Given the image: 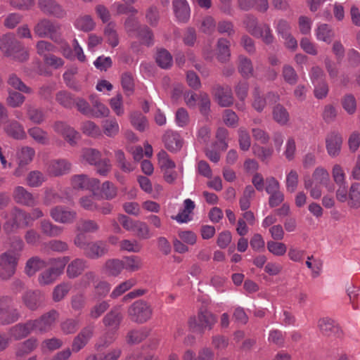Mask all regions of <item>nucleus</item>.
I'll list each match as a JSON object with an SVG mask.
<instances>
[{
    "instance_id": "32",
    "label": "nucleus",
    "mask_w": 360,
    "mask_h": 360,
    "mask_svg": "<svg viewBox=\"0 0 360 360\" xmlns=\"http://www.w3.org/2000/svg\"><path fill=\"white\" fill-rule=\"evenodd\" d=\"M89 99L92 104V108H91L92 116L100 118L109 115V109L99 101L96 96L91 95Z\"/></svg>"
},
{
    "instance_id": "44",
    "label": "nucleus",
    "mask_w": 360,
    "mask_h": 360,
    "mask_svg": "<svg viewBox=\"0 0 360 360\" xmlns=\"http://www.w3.org/2000/svg\"><path fill=\"white\" fill-rule=\"evenodd\" d=\"M124 269L129 272H134L141 269L142 266L141 259L138 256H127L122 259Z\"/></svg>"
},
{
    "instance_id": "14",
    "label": "nucleus",
    "mask_w": 360,
    "mask_h": 360,
    "mask_svg": "<svg viewBox=\"0 0 360 360\" xmlns=\"http://www.w3.org/2000/svg\"><path fill=\"white\" fill-rule=\"evenodd\" d=\"M72 169V163L66 159H53L46 167V173L51 176H61L69 174Z\"/></svg>"
},
{
    "instance_id": "30",
    "label": "nucleus",
    "mask_w": 360,
    "mask_h": 360,
    "mask_svg": "<svg viewBox=\"0 0 360 360\" xmlns=\"http://www.w3.org/2000/svg\"><path fill=\"white\" fill-rule=\"evenodd\" d=\"M195 208L194 202L188 198L184 201V209L178 213L176 216L172 217L179 223H186L189 221L191 218V214Z\"/></svg>"
},
{
    "instance_id": "5",
    "label": "nucleus",
    "mask_w": 360,
    "mask_h": 360,
    "mask_svg": "<svg viewBox=\"0 0 360 360\" xmlns=\"http://www.w3.org/2000/svg\"><path fill=\"white\" fill-rule=\"evenodd\" d=\"M60 25L47 18L39 20L34 27V34L41 38L49 37L55 42L61 41Z\"/></svg>"
},
{
    "instance_id": "45",
    "label": "nucleus",
    "mask_w": 360,
    "mask_h": 360,
    "mask_svg": "<svg viewBox=\"0 0 360 360\" xmlns=\"http://www.w3.org/2000/svg\"><path fill=\"white\" fill-rule=\"evenodd\" d=\"M148 335L149 330L146 328L131 330L127 334V342L129 344H138L146 339Z\"/></svg>"
},
{
    "instance_id": "7",
    "label": "nucleus",
    "mask_w": 360,
    "mask_h": 360,
    "mask_svg": "<svg viewBox=\"0 0 360 360\" xmlns=\"http://www.w3.org/2000/svg\"><path fill=\"white\" fill-rule=\"evenodd\" d=\"M100 181L95 178H89L85 174H76L70 178L71 187L66 189L68 193L73 192L75 196L78 191L89 190L93 192L99 187Z\"/></svg>"
},
{
    "instance_id": "19",
    "label": "nucleus",
    "mask_w": 360,
    "mask_h": 360,
    "mask_svg": "<svg viewBox=\"0 0 360 360\" xmlns=\"http://www.w3.org/2000/svg\"><path fill=\"white\" fill-rule=\"evenodd\" d=\"M75 197V193H68L65 190L60 194L55 191L51 188H47L44 191V196L43 199V203L45 205H50L59 202H68L72 200Z\"/></svg>"
},
{
    "instance_id": "13",
    "label": "nucleus",
    "mask_w": 360,
    "mask_h": 360,
    "mask_svg": "<svg viewBox=\"0 0 360 360\" xmlns=\"http://www.w3.org/2000/svg\"><path fill=\"white\" fill-rule=\"evenodd\" d=\"M38 7L45 15L63 19L67 16V11L56 0H38Z\"/></svg>"
},
{
    "instance_id": "64",
    "label": "nucleus",
    "mask_w": 360,
    "mask_h": 360,
    "mask_svg": "<svg viewBox=\"0 0 360 360\" xmlns=\"http://www.w3.org/2000/svg\"><path fill=\"white\" fill-rule=\"evenodd\" d=\"M81 129L84 134L91 137H98L101 134L99 127L91 121L84 122Z\"/></svg>"
},
{
    "instance_id": "40",
    "label": "nucleus",
    "mask_w": 360,
    "mask_h": 360,
    "mask_svg": "<svg viewBox=\"0 0 360 360\" xmlns=\"http://www.w3.org/2000/svg\"><path fill=\"white\" fill-rule=\"evenodd\" d=\"M348 205L352 208L357 209L360 207V184L353 183L349 191Z\"/></svg>"
},
{
    "instance_id": "39",
    "label": "nucleus",
    "mask_w": 360,
    "mask_h": 360,
    "mask_svg": "<svg viewBox=\"0 0 360 360\" xmlns=\"http://www.w3.org/2000/svg\"><path fill=\"white\" fill-rule=\"evenodd\" d=\"M37 340L31 338L19 344L16 348V356L22 357L32 352L37 346Z\"/></svg>"
},
{
    "instance_id": "24",
    "label": "nucleus",
    "mask_w": 360,
    "mask_h": 360,
    "mask_svg": "<svg viewBox=\"0 0 360 360\" xmlns=\"http://www.w3.org/2000/svg\"><path fill=\"white\" fill-rule=\"evenodd\" d=\"M172 8L178 21L186 22L189 19L191 9L186 0H173Z\"/></svg>"
},
{
    "instance_id": "10",
    "label": "nucleus",
    "mask_w": 360,
    "mask_h": 360,
    "mask_svg": "<svg viewBox=\"0 0 360 360\" xmlns=\"http://www.w3.org/2000/svg\"><path fill=\"white\" fill-rule=\"evenodd\" d=\"M58 317V313L56 310H51L38 319L31 320L34 330L40 333L50 331L55 326Z\"/></svg>"
},
{
    "instance_id": "46",
    "label": "nucleus",
    "mask_w": 360,
    "mask_h": 360,
    "mask_svg": "<svg viewBox=\"0 0 360 360\" xmlns=\"http://www.w3.org/2000/svg\"><path fill=\"white\" fill-rule=\"evenodd\" d=\"M136 284V280L135 278H129L117 285L110 293V297L115 299L130 290Z\"/></svg>"
},
{
    "instance_id": "37",
    "label": "nucleus",
    "mask_w": 360,
    "mask_h": 360,
    "mask_svg": "<svg viewBox=\"0 0 360 360\" xmlns=\"http://www.w3.org/2000/svg\"><path fill=\"white\" fill-rule=\"evenodd\" d=\"M29 136L37 143L47 145L49 143V137L46 131L38 127H33L27 131Z\"/></svg>"
},
{
    "instance_id": "53",
    "label": "nucleus",
    "mask_w": 360,
    "mask_h": 360,
    "mask_svg": "<svg viewBox=\"0 0 360 360\" xmlns=\"http://www.w3.org/2000/svg\"><path fill=\"white\" fill-rule=\"evenodd\" d=\"M252 150L253 154L262 161L269 160L274 154V149L271 147H264L258 144L253 145Z\"/></svg>"
},
{
    "instance_id": "29",
    "label": "nucleus",
    "mask_w": 360,
    "mask_h": 360,
    "mask_svg": "<svg viewBox=\"0 0 360 360\" xmlns=\"http://www.w3.org/2000/svg\"><path fill=\"white\" fill-rule=\"evenodd\" d=\"M318 328L321 333L326 336H330L339 332V327L332 319L328 317L321 318L318 321Z\"/></svg>"
},
{
    "instance_id": "48",
    "label": "nucleus",
    "mask_w": 360,
    "mask_h": 360,
    "mask_svg": "<svg viewBox=\"0 0 360 360\" xmlns=\"http://www.w3.org/2000/svg\"><path fill=\"white\" fill-rule=\"evenodd\" d=\"M25 108L27 117L32 122L39 124L45 120L44 112L41 109L30 105H27Z\"/></svg>"
},
{
    "instance_id": "15",
    "label": "nucleus",
    "mask_w": 360,
    "mask_h": 360,
    "mask_svg": "<svg viewBox=\"0 0 360 360\" xmlns=\"http://www.w3.org/2000/svg\"><path fill=\"white\" fill-rule=\"evenodd\" d=\"M53 128L55 132L62 135L71 146L76 145L80 137L79 134L77 131L64 122H56L53 125Z\"/></svg>"
},
{
    "instance_id": "61",
    "label": "nucleus",
    "mask_w": 360,
    "mask_h": 360,
    "mask_svg": "<svg viewBox=\"0 0 360 360\" xmlns=\"http://www.w3.org/2000/svg\"><path fill=\"white\" fill-rule=\"evenodd\" d=\"M36 49L39 55L46 58L50 53L55 52L56 47L49 41L41 40L37 43Z\"/></svg>"
},
{
    "instance_id": "49",
    "label": "nucleus",
    "mask_w": 360,
    "mask_h": 360,
    "mask_svg": "<svg viewBox=\"0 0 360 360\" xmlns=\"http://www.w3.org/2000/svg\"><path fill=\"white\" fill-rule=\"evenodd\" d=\"M102 127L104 134L108 137L115 136L120 131V126L115 118L104 120Z\"/></svg>"
},
{
    "instance_id": "11",
    "label": "nucleus",
    "mask_w": 360,
    "mask_h": 360,
    "mask_svg": "<svg viewBox=\"0 0 360 360\" xmlns=\"http://www.w3.org/2000/svg\"><path fill=\"white\" fill-rule=\"evenodd\" d=\"M11 298L8 296L0 297V325L15 322L20 317L17 309H10Z\"/></svg>"
},
{
    "instance_id": "43",
    "label": "nucleus",
    "mask_w": 360,
    "mask_h": 360,
    "mask_svg": "<svg viewBox=\"0 0 360 360\" xmlns=\"http://www.w3.org/2000/svg\"><path fill=\"white\" fill-rule=\"evenodd\" d=\"M134 37L139 39L143 44L147 46H150L154 44L153 32L146 25H142V27H139Z\"/></svg>"
},
{
    "instance_id": "4",
    "label": "nucleus",
    "mask_w": 360,
    "mask_h": 360,
    "mask_svg": "<svg viewBox=\"0 0 360 360\" xmlns=\"http://www.w3.org/2000/svg\"><path fill=\"white\" fill-rule=\"evenodd\" d=\"M217 318L206 309H200L197 316H192L188 320L190 328L198 333L210 330L217 323Z\"/></svg>"
},
{
    "instance_id": "54",
    "label": "nucleus",
    "mask_w": 360,
    "mask_h": 360,
    "mask_svg": "<svg viewBox=\"0 0 360 360\" xmlns=\"http://www.w3.org/2000/svg\"><path fill=\"white\" fill-rule=\"evenodd\" d=\"M268 251L276 257L283 256L287 252V246L285 243L275 240H269L266 243Z\"/></svg>"
},
{
    "instance_id": "57",
    "label": "nucleus",
    "mask_w": 360,
    "mask_h": 360,
    "mask_svg": "<svg viewBox=\"0 0 360 360\" xmlns=\"http://www.w3.org/2000/svg\"><path fill=\"white\" fill-rule=\"evenodd\" d=\"M299 175L297 171L291 169L286 174L285 186L286 189L290 193H294L298 186Z\"/></svg>"
},
{
    "instance_id": "55",
    "label": "nucleus",
    "mask_w": 360,
    "mask_h": 360,
    "mask_svg": "<svg viewBox=\"0 0 360 360\" xmlns=\"http://www.w3.org/2000/svg\"><path fill=\"white\" fill-rule=\"evenodd\" d=\"M26 181L30 187H39L46 181V177L42 172L34 170L28 174Z\"/></svg>"
},
{
    "instance_id": "63",
    "label": "nucleus",
    "mask_w": 360,
    "mask_h": 360,
    "mask_svg": "<svg viewBox=\"0 0 360 360\" xmlns=\"http://www.w3.org/2000/svg\"><path fill=\"white\" fill-rule=\"evenodd\" d=\"M238 134L240 148L244 151L248 150L251 146V140L248 131L244 127H240L238 130Z\"/></svg>"
},
{
    "instance_id": "16",
    "label": "nucleus",
    "mask_w": 360,
    "mask_h": 360,
    "mask_svg": "<svg viewBox=\"0 0 360 360\" xmlns=\"http://www.w3.org/2000/svg\"><path fill=\"white\" fill-rule=\"evenodd\" d=\"M22 300L26 307L35 311L42 307L44 295L40 290H28L22 295Z\"/></svg>"
},
{
    "instance_id": "35",
    "label": "nucleus",
    "mask_w": 360,
    "mask_h": 360,
    "mask_svg": "<svg viewBox=\"0 0 360 360\" xmlns=\"http://www.w3.org/2000/svg\"><path fill=\"white\" fill-rule=\"evenodd\" d=\"M123 262L122 259H109L104 265V272L108 276H117L124 269Z\"/></svg>"
},
{
    "instance_id": "12",
    "label": "nucleus",
    "mask_w": 360,
    "mask_h": 360,
    "mask_svg": "<svg viewBox=\"0 0 360 360\" xmlns=\"http://www.w3.org/2000/svg\"><path fill=\"white\" fill-rule=\"evenodd\" d=\"M50 216L57 223L70 224L76 220L77 213L65 206L57 205L51 209Z\"/></svg>"
},
{
    "instance_id": "20",
    "label": "nucleus",
    "mask_w": 360,
    "mask_h": 360,
    "mask_svg": "<svg viewBox=\"0 0 360 360\" xmlns=\"http://www.w3.org/2000/svg\"><path fill=\"white\" fill-rule=\"evenodd\" d=\"M24 211L21 209L15 207L10 214L8 219L4 224V230L7 233H11L20 227V224H22V219L24 217Z\"/></svg>"
},
{
    "instance_id": "21",
    "label": "nucleus",
    "mask_w": 360,
    "mask_h": 360,
    "mask_svg": "<svg viewBox=\"0 0 360 360\" xmlns=\"http://www.w3.org/2000/svg\"><path fill=\"white\" fill-rule=\"evenodd\" d=\"M13 197L17 203L22 205L34 207L37 204V199L23 186H16L14 188Z\"/></svg>"
},
{
    "instance_id": "59",
    "label": "nucleus",
    "mask_w": 360,
    "mask_h": 360,
    "mask_svg": "<svg viewBox=\"0 0 360 360\" xmlns=\"http://www.w3.org/2000/svg\"><path fill=\"white\" fill-rule=\"evenodd\" d=\"M70 261V257L68 256L51 259L49 260V264L51 265V269L59 276L65 269V266Z\"/></svg>"
},
{
    "instance_id": "31",
    "label": "nucleus",
    "mask_w": 360,
    "mask_h": 360,
    "mask_svg": "<svg viewBox=\"0 0 360 360\" xmlns=\"http://www.w3.org/2000/svg\"><path fill=\"white\" fill-rule=\"evenodd\" d=\"M101 153L99 150L92 148H84L81 150L80 161L94 165L100 160Z\"/></svg>"
},
{
    "instance_id": "38",
    "label": "nucleus",
    "mask_w": 360,
    "mask_h": 360,
    "mask_svg": "<svg viewBox=\"0 0 360 360\" xmlns=\"http://www.w3.org/2000/svg\"><path fill=\"white\" fill-rule=\"evenodd\" d=\"M41 230L48 236L57 237L63 233V228L53 224L48 219H44L41 221Z\"/></svg>"
},
{
    "instance_id": "56",
    "label": "nucleus",
    "mask_w": 360,
    "mask_h": 360,
    "mask_svg": "<svg viewBox=\"0 0 360 360\" xmlns=\"http://www.w3.org/2000/svg\"><path fill=\"white\" fill-rule=\"evenodd\" d=\"M117 187L109 181L103 183L101 187V195L105 200H112L117 195Z\"/></svg>"
},
{
    "instance_id": "8",
    "label": "nucleus",
    "mask_w": 360,
    "mask_h": 360,
    "mask_svg": "<svg viewBox=\"0 0 360 360\" xmlns=\"http://www.w3.org/2000/svg\"><path fill=\"white\" fill-rule=\"evenodd\" d=\"M35 156V150L30 146H23L16 152V162L18 167L13 171V175L20 177L24 174L27 168Z\"/></svg>"
},
{
    "instance_id": "26",
    "label": "nucleus",
    "mask_w": 360,
    "mask_h": 360,
    "mask_svg": "<svg viewBox=\"0 0 360 360\" xmlns=\"http://www.w3.org/2000/svg\"><path fill=\"white\" fill-rule=\"evenodd\" d=\"M314 33L318 41L325 42L328 44H330L335 37V32L333 28L326 23L317 25Z\"/></svg>"
},
{
    "instance_id": "52",
    "label": "nucleus",
    "mask_w": 360,
    "mask_h": 360,
    "mask_svg": "<svg viewBox=\"0 0 360 360\" xmlns=\"http://www.w3.org/2000/svg\"><path fill=\"white\" fill-rule=\"evenodd\" d=\"M132 126L140 131H143L148 127L146 117L139 112H134L130 115Z\"/></svg>"
},
{
    "instance_id": "17",
    "label": "nucleus",
    "mask_w": 360,
    "mask_h": 360,
    "mask_svg": "<svg viewBox=\"0 0 360 360\" xmlns=\"http://www.w3.org/2000/svg\"><path fill=\"white\" fill-rule=\"evenodd\" d=\"M342 145V137L338 132L332 131L326 138L327 153L331 158H335L340 153Z\"/></svg>"
},
{
    "instance_id": "51",
    "label": "nucleus",
    "mask_w": 360,
    "mask_h": 360,
    "mask_svg": "<svg viewBox=\"0 0 360 360\" xmlns=\"http://www.w3.org/2000/svg\"><path fill=\"white\" fill-rule=\"evenodd\" d=\"M111 286L106 281H99L94 285V291L93 293L94 300H100L105 297L110 292Z\"/></svg>"
},
{
    "instance_id": "1",
    "label": "nucleus",
    "mask_w": 360,
    "mask_h": 360,
    "mask_svg": "<svg viewBox=\"0 0 360 360\" xmlns=\"http://www.w3.org/2000/svg\"><path fill=\"white\" fill-rule=\"evenodd\" d=\"M0 50L7 57L22 62L28 58V53L14 34L8 32L0 37Z\"/></svg>"
},
{
    "instance_id": "23",
    "label": "nucleus",
    "mask_w": 360,
    "mask_h": 360,
    "mask_svg": "<svg viewBox=\"0 0 360 360\" xmlns=\"http://www.w3.org/2000/svg\"><path fill=\"white\" fill-rule=\"evenodd\" d=\"M165 148L171 152L179 150L183 145L181 136L176 131L167 130L162 137Z\"/></svg>"
},
{
    "instance_id": "6",
    "label": "nucleus",
    "mask_w": 360,
    "mask_h": 360,
    "mask_svg": "<svg viewBox=\"0 0 360 360\" xmlns=\"http://www.w3.org/2000/svg\"><path fill=\"white\" fill-rule=\"evenodd\" d=\"M20 255L13 251H6L0 255V278L10 279L15 273Z\"/></svg>"
},
{
    "instance_id": "36",
    "label": "nucleus",
    "mask_w": 360,
    "mask_h": 360,
    "mask_svg": "<svg viewBox=\"0 0 360 360\" xmlns=\"http://www.w3.org/2000/svg\"><path fill=\"white\" fill-rule=\"evenodd\" d=\"M76 29L83 31L89 32L94 29L95 22L93 18L89 15L79 16L74 22Z\"/></svg>"
},
{
    "instance_id": "62",
    "label": "nucleus",
    "mask_w": 360,
    "mask_h": 360,
    "mask_svg": "<svg viewBox=\"0 0 360 360\" xmlns=\"http://www.w3.org/2000/svg\"><path fill=\"white\" fill-rule=\"evenodd\" d=\"M296 152L295 139L294 137L290 136L285 142L283 155L288 161H292L295 158Z\"/></svg>"
},
{
    "instance_id": "34",
    "label": "nucleus",
    "mask_w": 360,
    "mask_h": 360,
    "mask_svg": "<svg viewBox=\"0 0 360 360\" xmlns=\"http://www.w3.org/2000/svg\"><path fill=\"white\" fill-rule=\"evenodd\" d=\"M46 266V262L38 257L30 258L25 266V272L29 276H34L37 271Z\"/></svg>"
},
{
    "instance_id": "2",
    "label": "nucleus",
    "mask_w": 360,
    "mask_h": 360,
    "mask_svg": "<svg viewBox=\"0 0 360 360\" xmlns=\"http://www.w3.org/2000/svg\"><path fill=\"white\" fill-rule=\"evenodd\" d=\"M329 181L330 176L328 171L323 167H317L313 172L311 178H304V186L309 192L310 196L317 200L322 195L321 185L327 186Z\"/></svg>"
},
{
    "instance_id": "18",
    "label": "nucleus",
    "mask_w": 360,
    "mask_h": 360,
    "mask_svg": "<svg viewBox=\"0 0 360 360\" xmlns=\"http://www.w3.org/2000/svg\"><path fill=\"white\" fill-rule=\"evenodd\" d=\"M212 94L218 104L221 107H229L233 103V97L231 87L217 85L213 88Z\"/></svg>"
},
{
    "instance_id": "60",
    "label": "nucleus",
    "mask_w": 360,
    "mask_h": 360,
    "mask_svg": "<svg viewBox=\"0 0 360 360\" xmlns=\"http://www.w3.org/2000/svg\"><path fill=\"white\" fill-rule=\"evenodd\" d=\"M115 24L109 23L105 28L104 34L108 43L112 47H115L119 44L117 33L115 29Z\"/></svg>"
},
{
    "instance_id": "33",
    "label": "nucleus",
    "mask_w": 360,
    "mask_h": 360,
    "mask_svg": "<svg viewBox=\"0 0 360 360\" xmlns=\"http://www.w3.org/2000/svg\"><path fill=\"white\" fill-rule=\"evenodd\" d=\"M86 268V262L82 259H75L67 267V276L75 278L79 276Z\"/></svg>"
},
{
    "instance_id": "22",
    "label": "nucleus",
    "mask_w": 360,
    "mask_h": 360,
    "mask_svg": "<svg viewBox=\"0 0 360 360\" xmlns=\"http://www.w3.org/2000/svg\"><path fill=\"white\" fill-rule=\"evenodd\" d=\"M4 130L7 136L16 140H23L27 137L23 126L14 120L7 121Z\"/></svg>"
},
{
    "instance_id": "41",
    "label": "nucleus",
    "mask_w": 360,
    "mask_h": 360,
    "mask_svg": "<svg viewBox=\"0 0 360 360\" xmlns=\"http://www.w3.org/2000/svg\"><path fill=\"white\" fill-rule=\"evenodd\" d=\"M238 72L245 78H249L253 75V66L250 59L240 56L238 64Z\"/></svg>"
},
{
    "instance_id": "27",
    "label": "nucleus",
    "mask_w": 360,
    "mask_h": 360,
    "mask_svg": "<svg viewBox=\"0 0 360 360\" xmlns=\"http://www.w3.org/2000/svg\"><path fill=\"white\" fill-rule=\"evenodd\" d=\"M120 310V307H115L105 316L103 321L106 327H108L114 330H117L118 329L120 322L122 319Z\"/></svg>"
},
{
    "instance_id": "58",
    "label": "nucleus",
    "mask_w": 360,
    "mask_h": 360,
    "mask_svg": "<svg viewBox=\"0 0 360 360\" xmlns=\"http://www.w3.org/2000/svg\"><path fill=\"white\" fill-rule=\"evenodd\" d=\"M158 164L160 168L165 171L172 169L175 168L176 165L174 161H172L168 154L163 150H160L158 155Z\"/></svg>"
},
{
    "instance_id": "3",
    "label": "nucleus",
    "mask_w": 360,
    "mask_h": 360,
    "mask_svg": "<svg viewBox=\"0 0 360 360\" xmlns=\"http://www.w3.org/2000/svg\"><path fill=\"white\" fill-rule=\"evenodd\" d=\"M247 30L254 37L261 38L266 44H271L274 40L271 28L267 24L257 25V18L247 15L243 20Z\"/></svg>"
},
{
    "instance_id": "42",
    "label": "nucleus",
    "mask_w": 360,
    "mask_h": 360,
    "mask_svg": "<svg viewBox=\"0 0 360 360\" xmlns=\"http://www.w3.org/2000/svg\"><path fill=\"white\" fill-rule=\"evenodd\" d=\"M230 42L226 39L221 38L217 42V58L221 62L227 61L231 56Z\"/></svg>"
},
{
    "instance_id": "47",
    "label": "nucleus",
    "mask_w": 360,
    "mask_h": 360,
    "mask_svg": "<svg viewBox=\"0 0 360 360\" xmlns=\"http://www.w3.org/2000/svg\"><path fill=\"white\" fill-rule=\"evenodd\" d=\"M274 120L280 125H285L289 121V113L281 105H276L273 109Z\"/></svg>"
},
{
    "instance_id": "50",
    "label": "nucleus",
    "mask_w": 360,
    "mask_h": 360,
    "mask_svg": "<svg viewBox=\"0 0 360 360\" xmlns=\"http://www.w3.org/2000/svg\"><path fill=\"white\" fill-rule=\"evenodd\" d=\"M156 62L160 67L167 69L172 66L173 58L168 51L166 49H160L157 53Z\"/></svg>"
},
{
    "instance_id": "25",
    "label": "nucleus",
    "mask_w": 360,
    "mask_h": 360,
    "mask_svg": "<svg viewBox=\"0 0 360 360\" xmlns=\"http://www.w3.org/2000/svg\"><path fill=\"white\" fill-rule=\"evenodd\" d=\"M32 321L29 320L25 323L16 324L10 329V335L15 340H20L26 338L32 332H34Z\"/></svg>"
},
{
    "instance_id": "9",
    "label": "nucleus",
    "mask_w": 360,
    "mask_h": 360,
    "mask_svg": "<svg viewBox=\"0 0 360 360\" xmlns=\"http://www.w3.org/2000/svg\"><path fill=\"white\" fill-rule=\"evenodd\" d=\"M128 314L134 321L143 323L151 317L152 309L148 302L139 300L129 307Z\"/></svg>"
},
{
    "instance_id": "28",
    "label": "nucleus",
    "mask_w": 360,
    "mask_h": 360,
    "mask_svg": "<svg viewBox=\"0 0 360 360\" xmlns=\"http://www.w3.org/2000/svg\"><path fill=\"white\" fill-rule=\"evenodd\" d=\"M108 252L106 245L102 241L89 243L84 250V255L91 259H97Z\"/></svg>"
}]
</instances>
